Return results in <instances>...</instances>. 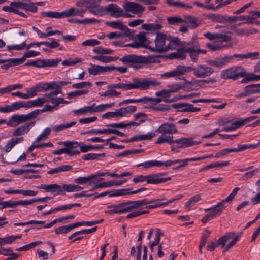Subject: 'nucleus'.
<instances>
[{
	"label": "nucleus",
	"mask_w": 260,
	"mask_h": 260,
	"mask_svg": "<svg viewBox=\"0 0 260 260\" xmlns=\"http://www.w3.org/2000/svg\"><path fill=\"white\" fill-rule=\"evenodd\" d=\"M206 50L200 49V45L197 37H193L188 42L184 43L182 47L178 48L176 51L170 53L168 58L171 59H185L186 53H188L191 60L197 62L199 58V55L201 53L206 54Z\"/></svg>",
	"instance_id": "f257e3e1"
},
{
	"label": "nucleus",
	"mask_w": 260,
	"mask_h": 260,
	"mask_svg": "<svg viewBox=\"0 0 260 260\" xmlns=\"http://www.w3.org/2000/svg\"><path fill=\"white\" fill-rule=\"evenodd\" d=\"M180 40L167 36L162 32H157L154 43H150L148 50L152 52L165 53L175 50L179 44Z\"/></svg>",
	"instance_id": "f03ea898"
},
{
	"label": "nucleus",
	"mask_w": 260,
	"mask_h": 260,
	"mask_svg": "<svg viewBox=\"0 0 260 260\" xmlns=\"http://www.w3.org/2000/svg\"><path fill=\"white\" fill-rule=\"evenodd\" d=\"M119 60L124 63L128 64L129 67L136 69L141 68L143 63L148 62L147 57L134 54L125 55L119 58Z\"/></svg>",
	"instance_id": "7ed1b4c3"
},
{
	"label": "nucleus",
	"mask_w": 260,
	"mask_h": 260,
	"mask_svg": "<svg viewBox=\"0 0 260 260\" xmlns=\"http://www.w3.org/2000/svg\"><path fill=\"white\" fill-rule=\"evenodd\" d=\"M160 84V82L156 79H150L149 78H133V83H129V90L141 89L146 90L151 86H155Z\"/></svg>",
	"instance_id": "20e7f679"
},
{
	"label": "nucleus",
	"mask_w": 260,
	"mask_h": 260,
	"mask_svg": "<svg viewBox=\"0 0 260 260\" xmlns=\"http://www.w3.org/2000/svg\"><path fill=\"white\" fill-rule=\"evenodd\" d=\"M38 115V110H34L26 115L15 114L11 117L7 124L11 127H15L21 123L36 118Z\"/></svg>",
	"instance_id": "39448f33"
},
{
	"label": "nucleus",
	"mask_w": 260,
	"mask_h": 260,
	"mask_svg": "<svg viewBox=\"0 0 260 260\" xmlns=\"http://www.w3.org/2000/svg\"><path fill=\"white\" fill-rule=\"evenodd\" d=\"M133 201L124 202L118 205H109L107 206L108 210L105 211L106 214L112 215L114 214H122L130 212L132 209H135L132 204Z\"/></svg>",
	"instance_id": "423d86ee"
},
{
	"label": "nucleus",
	"mask_w": 260,
	"mask_h": 260,
	"mask_svg": "<svg viewBox=\"0 0 260 260\" xmlns=\"http://www.w3.org/2000/svg\"><path fill=\"white\" fill-rule=\"evenodd\" d=\"M240 67H232L224 70L221 73V78L236 80L240 77H245L246 75L245 72L244 71H240Z\"/></svg>",
	"instance_id": "0eeeda50"
},
{
	"label": "nucleus",
	"mask_w": 260,
	"mask_h": 260,
	"mask_svg": "<svg viewBox=\"0 0 260 260\" xmlns=\"http://www.w3.org/2000/svg\"><path fill=\"white\" fill-rule=\"evenodd\" d=\"M214 72V69L211 67L198 64L195 67L194 75L197 78H205L209 77Z\"/></svg>",
	"instance_id": "6e6552de"
},
{
	"label": "nucleus",
	"mask_w": 260,
	"mask_h": 260,
	"mask_svg": "<svg viewBox=\"0 0 260 260\" xmlns=\"http://www.w3.org/2000/svg\"><path fill=\"white\" fill-rule=\"evenodd\" d=\"M69 143H72L71 141H60L58 142V144L60 145H64L66 148H62L58 150H55L52 151V154L54 155H60L62 153H66L69 156H73L75 155H78L80 154V151L78 150H73V148H71L70 146H68L67 144Z\"/></svg>",
	"instance_id": "1a4fd4ad"
},
{
	"label": "nucleus",
	"mask_w": 260,
	"mask_h": 260,
	"mask_svg": "<svg viewBox=\"0 0 260 260\" xmlns=\"http://www.w3.org/2000/svg\"><path fill=\"white\" fill-rule=\"evenodd\" d=\"M166 174L165 173H159L147 175V184H158L171 180V178L170 177H162Z\"/></svg>",
	"instance_id": "9d476101"
},
{
	"label": "nucleus",
	"mask_w": 260,
	"mask_h": 260,
	"mask_svg": "<svg viewBox=\"0 0 260 260\" xmlns=\"http://www.w3.org/2000/svg\"><path fill=\"white\" fill-rule=\"evenodd\" d=\"M61 60V59L59 58L46 59H38L36 60V67L38 68L55 67Z\"/></svg>",
	"instance_id": "9b49d317"
},
{
	"label": "nucleus",
	"mask_w": 260,
	"mask_h": 260,
	"mask_svg": "<svg viewBox=\"0 0 260 260\" xmlns=\"http://www.w3.org/2000/svg\"><path fill=\"white\" fill-rule=\"evenodd\" d=\"M21 9L20 2H11L9 6H5L3 7V10L5 12H13L17 14L21 17L27 18L26 14L22 12H20L19 9Z\"/></svg>",
	"instance_id": "f8f14e48"
},
{
	"label": "nucleus",
	"mask_w": 260,
	"mask_h": 260,
	"mask_svg": "<svg viewBox=\"0 0 260 260\" xmlns=\"http://www.w3.org/2000/svg\"><path fill=\"white\" fill-rule=\"evenodd\" d=\"M157 132L162 134H168L172 135L174 133H177L178 129L174 123L165 122L159 126Z\"/></svg>",
	"instance_id": "ddd939ff"
},
{
	"label": "nucleus",
	"mask_w": 260,
	"mask_h": 260,
	"mask_svg": "<svg viewBox=\"0 0 260 260\" xmlns=\"http://www.w3.org/2000/svg\"><path fill=\"white\" fill-rule=\"evenodd\" d=\"M233 59L232 56H224L223 57H218L214 60H210L207 63L212 66L216 67L218 68H222L226 66Z\"/></svg>",
	"instance_id": "4468645a"
},
{
	"label": "nucleus",
	"mask_w": 260,
	"mask_h": 260,
	"mask_svg": "<svg viewBox=\"0 0 260 260\" xmlns=\"http://www.w3.org/2000/svg\"><path fill=\"white\" fill-rule=\"evenodd\" d=\"M126 179L123 180H114L109 181L108 182H101L95 184L91 189L92 191L94 189H98L100 188H106L112 187L113 186H119L126 182Z\"/></svg>",
	"instance_id": "2eb2a0df"
},
{
	"label": "nucleus",
	"mask_w": 260,
	"mask_h": 260,
	"mask_svg": "<svg viewBox=\"0 0 260 260\" xmlns=\"http://www.w3.org/2000/svg\"><path fill=\"white\" fill-rule=\"evenodd\" d=\"M123 7L126 11L134 14L142 13L144 10V8L142 6L134 2L126 3L123 5Z\"/></svg>",
	"instance_id": "dca6fc26"
},
{
	"label": "nucleus",
	"mask_w": 260,
	"mask_h": 260,
	"mask_svg": "<svg viewBox=\"0 0 260 260\" xmlns=\"http://www.w3.org/2000/svg\"><path fill=\"white\" fill-rule=\"evenodd\" d=\"M36 122L32 121L28 123L23 124L17 128L13 132V136H18L25 135L28 133L30 129L35 125Z\"/></svg>",
	"instance_id": "f3484780"
},
{
	"label": "nucleus",
	"mask_w": 260,
	"mask_h": 260,
	"mask_svg": "<svg viewBox=\"0 0 260 260\" xmlns=\"http://www.w3.org/2000/svg\"><path fill=\"white\" fill-rule=\"evenodd\" d=\"M201 141H195L192 138H182L174 140V143L179 145V147L185 148L199 144Z\"/></svg>",
	"instance_id": "a211bd4d"
},
{
	"label": "nucleus",
	"mask_w": 260,
	"mask_h": 260,
	"mask_svg": "<svg viewBox=\"0 0 260 260\" xmlns=\"http://www.w3.org/2000/svg\"><path fill=\"white\" fill-rule=\"evenodd\" d=\"M72 143H69L68 146H70L73 150H76V148L80 147V153H85L93 150V147L91 145H86L82 142L72 141Z\"/></svg>",
	"instance_id": "6ab92c4d"
},
{
	"label": "nucleus",
	"mask_w": 260,
	"mask_h": 260,
	"mask_svg": "<svg viewBox=\"0 0 260 260\" xmlns=\"http://www.w3.org/2000/svg\"><path fill=\"white\" fill-rule=\"evenodd\" d=\"M104 10L106 12L109 13L111 16L115 18L120 17V14L122 12V9L115 4L108 5L105 7Z\"/></svg>",
	"instance_id": "aec40b11"
},
{
	"label": "nucleus",
	"mask_w": 260,
	"mask_h": 260,
	"mask_svg": "<svg viewBox=\"0 0 260 260\" xmlns=\"http://www.w3.org/2000/svg\"><path fill=\"white\" fill-rule=\"evenodd\" d=\"M216 82L215 78H210L206 80H193L191 81L192 90H197L203 87L204 83H214Z\"/></svg>",
	"instance_id": "412c9836"
},
{
	"label": "nucleus",
	"mask_w": 260,
	"mask_h": 260,
	"mask_svg": "<svg viewBox=\"0 0 260 260\" xmlns=\"http://www.w3.org/2000/svg\"><path fill=\"white\" fill-rule=\"evenodd\" d=\"M163 200L164 199H152L151 200H148L146 198H144L141 200L133 201L132 204H133V207H135V209H137L148 204L152 203L157 204V202H160Z\"/></svg>",
	"instance_id": "4be33fe9"
},
{
	"label": "nucleus",
	"mask_w": 260,
	"mask_h": 260,
	"mask_svg": "<svg viewBox=\"0 0 260 260\" xmlns=\"http://www.w3.org/2000/svg\"><path fill=\"white\" fill-rule=\"evenodd\" d=\"M107 24L115 29H119L122 31L125 32V34L127 35L128 32H133L126 25H124L120 21H110L107 23Z\"/></svg>",
	"instance_id": "5701e85b"
},
{
	"label": "nucleus",
	"mask_w": 260,
	"mask_h": 260,
	"mask_svg": "<svg viewBox=\"0 0 260 260\" xmlns=\"http://www.w3.org/2000/svg\"><path fill=\"white\" fill-rule=\"evenodd\" d=\"M24 140L23 137L12 138L10 140L4 147H1V150H4L6 153L10 152L13 147L18 143H21Z\"/></svg>",
	"instance_id": "b1692460"
},
{
	"label": "nucleus",
	"mask_w": 260,
	"mask_h": 260,
	"mask_svg": "<svg viewBox=\"0 0 260 260\" xmlns=\"http://www.w3.org/2000/svg\"><path fill=\"white\" fill-rule=\"evenodd\" d=\"M41 14L43 17L54 19H61L66 18L64 10L62 12L49 11L47 12H42Z\"/></svg>",
	"instance_id": "393cba45"
},
{
	"label": "nucleus",
	"mask_w": 260,
	"mask_h": 260,
	"mask_svg": "<svg viewBox=\"0 0 260 260\" xmlns=\"http://www.w3.org/2000/svg\"><path fill=\"white\" fill-rule=\"evenodd\" d=\"M61 186L57 184H51L46 185L45 190L47 192H50L54 195L64 194L63 189H62Z\"/></svg>",
	"instance_id": "a878e982"
},
{
	"label": "nucleus",
	"mask_w": 260,
	"mask_h": 260,
	"mask_svg": "<svg viewBox=\"0 0 260 260\" xmlns=\"http://www.w3.org/2000/svg\"><path fill=\"white\" fill-rule=\"evenodd\" d=\"M74 182L79 184H87L91 185L95 183L97 181L94 180V177L92 174L87 177H80L75 179Z\"/></svg>",
	"instance_id": "bb28decb"
},
{
	"label": "nucleus",
	"mask_w": 260,
	"mask_h": 260,
	"mask_svg": "<svg viewBox=\"0 0 260 260\" xmlns=\"http://www.w3.org/2000/svg\"><path fill=\"white\" fill-rule=\"evenodd\" d=\"M55 82L51 83H46V82H40L36 84L35 87L36 88L37 92H44L49 89H53L54 86L53 85H55Z\"/></svg>",
	"instance_id": "cd10ccee"
},
{
	"label": "nucleus",
	"mask_w": 260,
	"mask_h": 260,
	"mask_svg": "<svg viewBox=\"0 0 260 260\" xmlns=\"http://www.w3.org/2000/svg\"><path fill=\"white\" fill-rule=\"evenodd\" d=\"M88 71L90 75L96 76L97 75L109 72V66L102 67L94 66L93 68H89Z\"/></svg>",
	"instance_id": "c85d7f7f"
},
{
	"label": "nucleus",
	"mask_w": 260,
	"mask_h": 260,
	"mask_svg": "<svg viewBox=\"0 0 260 260\" xmlns=\"http://www.w3.org/2000/svg\"><path fill=\"white\" fill-rule=\"evenodd\" d=\"M126 34L127 35L125 34L124 31H123V32H111L107 34V37L109 39H117L123 37H128L131 39H132L134 38V35L133 32H128Z\"/></svg>",
	"instance_id": "c756f323"
},
{
	"label": "nucleus",
	"mask_w": 260,
	"mask_h": 260,
	"mask_svg": "<svg viewBox=\"0 0 260 260\" xmlns=\"http://www.w3.org/2000/svg\"><path fill=\"white\" fill-rule=\"evenodd\" d=\"M235 233H228L224 236L221 237L218 240L216 241V245L218 246H221L222 247L225 246V244L230 239L233 238L235 236Z\"/></svg>",
	"instance_id": "7c9ffc66"
},
{
	"label": "nucleus",
	"mask_w": 260,
	"mask_h": 260,
	"mask_svg": "<svg viewBox=\"0 0 260 260\" xmlns=\"http://www.w3.org/2000/svg\"><path fill=\"white\" fill-rule=\"evenodd\" d=\"M184 21V23H188L192 29L196 28L201 24V21L199 19L191 16L186 17Z\"/></svg>",
	"instance_id": "2f4dec72"
},
{
	"label": "nucleus",
	"mask_w": 260,
	"mask_h": 260,
	"mask_svg": "<svg viewBox=\"0 0 260 260\" xmlns=\"http://www.w3.org/2000/svg\"><path fill=\"white\" fill-rule=\"evenodd\" d=\"M164 143H168L170 144L174 143L173 136L172 135L167 136L162 134V135L158 137L155 143L156 144H161Z\"/></svg>",
	"instance_id": "473e14b6"
},
{
	"label": "nucleus",
	"mask_w": 260,
	"mask_h": 260,
	"mask_svg": "<svg viewBox=\"0 0 260 260\" xmlns=\"http://www.w3.org/2000/svg\"><path fill=\"white\" fill-rule=\"evenodd\" d=\"M141 27L143 29L151 31H157L162 28V25L159 23H145Z\"/></svg>",
	"instance_id": "72a5a7b5"
},
{
	"label": "nucleus",
	"mask_w": 260,
	"mask_h": 260,
	"mask_svg": "<svg viewBox=\"0 0 260 260\" xmlns=\"http://www.w3.org/2000/svg\"><path fill=\"white\" fill-rule=\"evenodd\" d=\"M76 124V121H73L71 122H67L61 123L60 125H56L52 127V129L53 132H58L60 131H63L65 129L69 128Z\"/></svg>",
	"instance_id": "f704fd0d"
},
{
	"label": "nucleus",
	"mask_w": 260,
	"mask_h": 260,
	"mask_svg": "<svg viewBox=\"0 0 260 260\" xmlns=\"http://www.w3.org/2000/svg\"><path fill=\"white\" fill-rule=\"evenodd\" d=\"M220 215L221 211L220 210V209H215V210L212 211V212H210L209 214H206L202 219V222L204 223H206L209 220L214 219L216 217L219 216Z\"/></svg>",
	"instance_id": "c9c22d12"
},
{
	"label": "nucleus",
	"mask_w": 260,
	"mask_h": 260,
	"mask_svg": "<svg viewBox=\"0 0 260 260\" xmlns=\"http://www.w3.org/2000/svg\"><path fill=\"white\" fill-rule=\"evenodd\" d=\"M138 42L143 46V48L148 49L150 43H147V37L145 32H140L137 36Z\"/></svg>",
	"instance_id": "e433bc0d"
},
{
	"label": "nucleus",
	"mask_w": 260,
	"mask_h": 260,
	"mask_svg": "<svg viewBox=\"0 0 260 260\" xmlns=\"http://www.w3.org/2000/svg\"><path fill=\"white\" fill-rule=\"evenodd\" d=\"M62 189H63L64 194L66 192L78 191L83 189V187L78 185L64 184L61 186Z\"/></svg>",
	"instance_id": "4c0bfd02"
},
{
	"label": "nucleus",
	"mask_w": 260,
	"mask_h": 260,
	"mask_svg": "<svg viewBox=\"0 0 260 260\" xmlns=\"http://www.w3.org/2000/svg\"><path fill=\"white\" fill-rule=\"evenodd\" d=\"M201 200V195L200 194H196L191 197L185 205V208L189 210L192 207Z\"/></svg>",
	"instance_id": "58836bf2"
},
{
	"label": "nucleus",
	"mask_w": 260,
	"mask_h": 260,
	"mask_svg": "<svg viewBox=\"0 0 260 260\" xmlns=\"http://www.w3.org/2000/svg\"><path fill=\"white\" fill-rule=\"evenodd\" d=\"M48 102L49 101L46 100L44 97L38 98L35 100L27 101L28 108L33 107L41 106L45 103Z\"/></svg>",
	"instance_id": "ea45409f"
},
{
	"label": "nucleus",
	"mask_w": 260,
	"mask_h": 260,
	"mask_svg": "<svg viewBox=\"0 0 260 260\" xmlns=\"http://www.w3.org/2000/svg\"><path fill=\"white\" fill-rule=\"evenodd\" d=\"M21 9H23L26 11H30L32 13H35L38 11V7L35 5L34 3H22L20 2Z\"/></svg>",
	"instance_id": "a19ab883"
},
{
	"label": "nucleus",
	"mask_w": 260,
	"mask_h": 260,
	"mask_svg": "<svg viewBox=\"0 0 260 260\" xmlns=\"http://www.w3.org/2000/svg\"><path fill=\"white\" fill-rule=\"evenodd\" d=\"M93 59L99 60L104 63H109L115 61L119 58L118 57H113L104 55H97L92 57Z\"/></svg>",
	"instance_id": "79ce46f5"
},
{
	"label": "nucleus",
	"mask_w": 260,
	"mask_h": 260,
	"mask_svg": "<svg viewBox=\"0 0 260 260\" xmlns=\"http://www.w3.org/2000/svg\"><path fill=\"white\" fill-rule=\"evenodd\" d=\"M22 237L21 235L9 236L5 238H0V245H3L6 244H11L17 239H20Z\"/></svg>",
	"instance_id": "37998d69"
},
{
	"label": "nucleus",
	"mask_w": 260,
	"mask_h": 260,
	"mask_svg": "<svg viewBox=\"0 0 260 260\" xmlns=\"http://www.w3.org/2000/svg\"><path fill=\"white\" fill-rule=\"evenodd\" d=\"M167 20L168 24L171 25H177L185 22L184 20L179 16L169 17L167 18Z\"/></svg>",
	"instance_id": "c03bdc74"
},
{
	"label": "nucleus",
	"mask_w": 260,
	"mask_h": 260,
	"mask_svg": "<svg viewBox=\"0 0 260 260\" xmlns=\"http://www.w3.org/2000/svg\"><path fill=\"white\" fill-rule=\"evenodd\" d=\"M105 154L104 153L101 154L96 153H88L82 156V159L84 160H96L99 159L102 157H104Z\"/></svg>",
	"instance_id": "a18cd8bd"
},
{
	"label": "nucleus",
	"mask_w": 260,
	"mask_h": 260,
	"mask_svg": "<svg viewBox=\"0 0 260 260\" xmlns=\"http://www.w3.org/2000/svg\"><path fill=\"white\" fill-rule=\"evenodd\" d=\"M208 18L219 23L226 22V17L221 14H210L208 15Z\"/></svg>",
	"instance_id": "49530a36"
},
{
	"label": "nucleus",
	"mask_w": 260,
	"mask_h": 260,
	"mask_svg": "<svg viewBox=\"0 0 260 260\" xmlns=\"http://www.w3.org/2000/svg\"><path fill=\"white\" fill-rule=\"evenodd\" d=\"M64 14L66 18L72 16H80V10L74 7L65 10Z\"/></svg>",
	"instance_id": "de8ad7c7"
},
{
	"label": "nucleus",
	"mask_w": 260,
	"mask_h": 260,
	"mask_svg": "<svg viewBox=\"0 0 260 260\" xmlns=\"http://www.w3.org/2000/svg\"><path fill=\"white\" fill-rule=\"evenodd\" d=\"M149 109L156 111H168L171 110L169 105L165 104H159L157 106L151 105L148 107Z\"/></svg>",
	"instance_id": "09e8293b"
},
{
	"label": "nucleus",
	"mask_w": 260,
	"mask_h": 260,
	"mask_svg": "<svg viewBox=\"0 0 260 260\" xmlns=\"http://www.w3.org/2000/svg\"><path fill=\"white\" fill-rule=\"evenodd\" d=\"M108 89H121L124 90H129V83L112 84L107 86Z\"/></svg>",
	"instance_id": "8fccbe9b"
},
{
	"label": "nucleus",
	"mask_w": 260,
	"mask_h": 260,
	"mask_svg": "<svg viewBox=\"0 0 260 260\" xmlns=\"http://www.w3.org/2000/svg\"><path fill=\"white\" fill-rule=\"evenodd\" d=\"M34 142L33 144L28 148L27 152L32 151L35 149L42 148V147H52L53 146V144L51 142L44 143L40 144L35 145Z\"/></svg>",
	"instance_id": "3c124183"
},
{
	"label": "nucleus",
	"mask_w": 260,
	"mask_h": 260,
	"mask_svg": "<svg viewBox=\"0 0 260 260\" xmlns=\"http://www.w3.org/2000/svg\"><path fill=\"white\" fill-rule=\"evenodd\" d=\"M167 4L171 6L179 7L186 9H191L192 7L181 2H173L172 0H167Z\"/></svg>",
	"instance_id": "603ef678"
},
{
	"label": "nucleus",
	"mask_w": 260,
	"mask_h": 260,
	"mask_svg": "<svg viewBox=\"0 0 260 260\" xmlns=\"http://www.w3.org/2000/svg\"><path fill=\"white\" fill-rule=\"evenodd\" d=\"M51 128L49 127H47L45 128L42 133L37 137V138L36 139L35 142H38L42 140H46L49 136V135L51 133Z\"/></svg>",
	"instance_id": "864d4df0"
},
{
	"label": "nucleus",
	"mask_w": 260,
	"mask_h": 260,
	"mask_svg": "<svg viewBox=\"0 0 260 260\" xmlns=\"http://www.w3.org/2000/svg\"><path fill=\"white\" fill-rule=\"evenodd\" d=\"M82 61V59L80 58L76 57L74 59L69 58L68 59H66L63 60L62 62V64L63 66H74L77 63H80Z\"/></svg>",
	"instance_id": "5fc2aeb1"
},
{
	"label": "nucleus",
	"mask_w": 260,
	"mask_h": 260,
	"mask_svg": "<svg viewBox=\"0 0 260 260\" xmlns=\"http://www.w3.org/2000/svg\"><path fill=\"white\" fill-rule=\"evenodd\" d=\"M155 134L153 132H149L146 134H140L139 135H136L137 140L138 141H142V140H149L152 139L154 137H155Z\"/></svg>",
	"instance_id": "6e6d98bb"
},
{
	"label": "nucleus",
	"mask_w": 260,
	"mask_h": 260,
	"mask_svg": "<svg viewBox=\"0 0 260 260\" xmlns=\"http://www.w3.org/2000/svg\"><path fill=\"white\" fill-rule=\"evenodd\" d=\"M88 93V90H75L67 93L68 99H72L76 96H79L82 95L86 94Z\"/></svg>",
	"instance_id": "4d7b16f0"
},
{
	"label": "nucleus",
	"mask_w": 260,
	"mask_h": 260,
	"mask_svg": "<svg viewBox=\"0 0 260 260\" xmlns=\"http://www.w3.org/2000/svg\"><path fill=\"white\" fill-rule=\"evenodd\" d=\"M72 230L71 226L70 224H68L66 225H63L59 226L57 228H56L55 230V233L56 235L60 234H66L70 231H71Z\"/></svg>",
	"instance_id": "13d9d810"
},
{
	"label": "nucleus",
	"mask_w": 260,
	"mask_h": 260,
	"mask_svg": "<svg viewBox=\"0 0 260 260\" xmlns=\"http://www.w3.org/2000/svg\"><path fill=\"white\" fill-rule=\"evenodd\" d=\"M109 90L106 91L104 92H100L99 93V94L101 96H104V97H107V96H118L121 94V92H118L114 90V89H109Z\"/></svg>",
	"instance_id": "bf43d9fd"
},
{
	"label": "nucleus",
	"mask_w": 260,
	"mask_h": 260,
	"mask_svg": "<svg viewBox=\"0 0 260 260\" xmlns=\"http://www.w3.org/2000/svg\"><path fill=\"white\" fill-rule=\"evenodd\" d=\"M11 105L13 111L17 110L23 107L28 108L27 101H20L14 102L12 103Z\"/></svg>",
	"instance_id": "052dcab7"
},
{
	"label": "nucleus",
	"mask_w": 260,
	"mask_h": 260,
	"mask_svg": "<svg viewBox=\"0 0 260 260\" xmlns=\"http://www.w3.org/2000/svg\"><path fill=\"white\" fill-rule=\"evenodd\" d=\"M142 166L144 169H148L152 167H158L157 160H152L145 161L137 165V167Z\"/></svg>",
	"instance_id": "680f3d73"
},
{
	"label": "nucleus",
	"mask_w": 260,
	"mask_h": 260,
	"mask_svg": "<svg viewBox=\"0 0 260 260\" xmlns=\"http://www.w3.org/2000/svg\"><path fill=\"white\" fill-rule=\"evenodd\" d=\"M240 190L239 187H235L232 192L229 195V196L224 200L221 201L223 205L225 206L226 202H232L234 199V197L237 194L238 191Z\"/></svg>",
	"instance_id": "e2e57ef3"
},
{
	"label": "nucleus",
	"mask_w": 260,
	"mask_h": 260,
	"mask_svg": "<svg viewBox=\"0 0 260 260\" xmlns=\"http://www.w3.org/2000/svg\"><path fill=\"white\" fill-rule=\"evenodd\" d=\"M137 108L136 106H128L126 107L121 108V112L124 116H125L127 114H130L136 111Z\"/></svg>",
	"instance_id": "0e129e2a"
},
{
	"label": "nucleus",
	"mask_w": 260,
	"mask_h": 260,
	"mask_svg": "<svg viewBox=\"0 0 260 260\" xmlns=\"http://www.w3.org/2000/svg\"><path fill=\"white\" fill-rule=\"evenodd\" d=\"M168 91L169 94L178 92L180 89H182V85L179 83H175L172 85H168Z\"/></svg>",
	"instance_id": "69168bd1"
},
{
	"label": "nucleus",
	"mask_w": 260,
	"mask_h": 260,
	"mask_svg": "<svg viewBox=\"0 0 260 260\" xmlns=\"http://www.w3.org/2000/svg\"><path fill=\"white\" fill-rule=\"evenodd\" d=\"M86 8L87 9L97 8L100 4V0H86Z\"/></svg>",
	"instance_id": "338daca9"
},
{
	"label": "nucleus",
	"mask_w": 260,
	"mask_h": 260,
	"mask_svg": "<svg viewBox=\"0 0 260 260\" xmlns=\"http://www.w3.org/2000/svg\"><path fill=\"white\" fill-rule=\"evenodd\" d=\"M247 87L250 91V95L260 92V84L249 85L247 86Z\"/></svg>",
	"instance_id": "774afa93"
}]
</instances>
